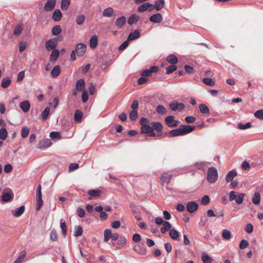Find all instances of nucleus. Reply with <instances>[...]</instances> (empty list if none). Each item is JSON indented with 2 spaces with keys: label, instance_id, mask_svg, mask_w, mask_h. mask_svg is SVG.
<instances>
[{
  "label": "nucleus",
  "instance_id": "obj_1",
  "mask_svg": "<svg viewBox=\"0 0 263 263\" xmlns=\"http://www.w3.org/2000/svg\"><path fill=\"white\" fill-rule=\"evenodd\" d=\"M195 129L194 126L189 125H182L180 127L171 130L169 132L170 137H174L186 135Z\"/></svg>",
  "mask_w": 263,
  "mask_h": 263
},
{
  "label": "nucleus",
  "instance_id": "obj_2",
  "mask_svg": "<svg viewBox=\"0 0 263 263\" xmlns=\"http://www.w3.org/2000/svg\"><path fill=\"white\" fill-rule=\"evenodd\" d=\"M245 196V194L244 193L232 191L229 194V200L230 201L235 200L237 204H240L243 202Z\"/></svg>",
  "mask_w": 263,
  "mask_h": 263
},
{
  "label": "nucleus",
  "instance_id": "obj_3",
  "mask_svg": "<svg viewBox=\"0 0 263 263\" xmlns=\"http://www.w3.org/2000/svg\"><path fill=\"white\" fill-rule=\"evenodd\" d=\"M218 179L217 170L215 167H210L208 172L207 180L211 183H215Z\"/></svg>",
  "mask_w": 263,
  "mask_h": 263
},
{
  "label": "nucleus",
  "instance_id": "obj_4",
  "mask_svg": "<svg viewBox=\"0 0 263 263\" xmlns=\"http://www.w3.org/2000/svg\"><path fill=\"white\" fill-rule=\"evenodd\" d=\"M169 106L172 110L175 111L178 110L179 111H182L185 107L183 103H178L176 100L171 102L169 104Z\"/></svg>",
  "mask_w": 263,
  "mask_h": 263
},
{
  "label": "nucleus",
  "instance_id": "obj_5",
  "mask_svg": "<svg viewBox=\"0 0 263 263\" xmlns=\"http://www.w3.org/2000/svg\"><path fill=\"white\" fill-rule=\"evenodd\" d=\"M51 140L48 138L43 139L37 145L36 147L39 149H43L50 147L52 145Z\"/></svg>",
  "mask_w": 263,
  "mask_h": 263
},
{
  "label": "nucleus",
  "instance_id": "obj_6",
  "mask_svg": "<svg viewBox=\"0 0 263 263\" xmlns=\"http://www.w3.org/2000/svg\"><path fill=\"white\" fill-rule=\"evenodd\" d=\"M86 50V45L83 43H78L76 45L74 51L78 56L81 57L84 55Z\"/></svg>",
  "mask_w": 263,
  "mask_h": 263
},
{
  "label": "nucleus",
  "instance_id": "obj_7",
  "mask_svg": "<svg viewBox=\"0 0 263 263\" xmlns=\"http://www.w3.org/2000/svg\"><path fill=\"white\" fill-rule=\"evenodd\" d=\"M57 40L54 38V40H49L46 41L45 42V46L46 49L47 51H51L57 47L58 44L57 43Z\"/></svg>",
  "mask_w": 263,
  "mask_h": 263
},
{
  "label": "nucleus",
  "instance_id": "obj_8",
  "mask_svg": "<svg viewBox=\"0 0 263 263\" xmlns=\"http://www.w3.org/2000/svg\"><path fill=\"white\" fill-rule=\"evenodd\" d=\"M159 70V67L156 66H152L149 69L144 70L141 75L143 77H148L152 75L153 73L157 72Z\"/></svg>",
  "mask_w": 263,
  "mask_h": 263
},
{
  "label": "nucleus",
  "instance_id": "obj_9",
  "mask_svg": "<svg viewBox=\"0 0 263 263\" xmlns=\"http://www.w3.org/2000/svg\"><path fill=\"white\" fill-rule=\"evenodd\" d=\"M165 122L166 125L170 127H176L178 126L179 121L174 120V117L169 116L165 118Z\"/></svg>",
  "mask_w": 263,
  "mask_h": 263
},
{
  "label": "nucleus",
  "instance_id": "obj_10",
  "mask_svg": "<svg viewBox=\"0 0 263 263\" xmlns=\"http://www.w3.org/2000/svg\"><path fill=\"white\" fill-rule=\"evenodd\" d=\"M134 250L141 255H145L147 253L146 248L143 245H135L134 247Z\"/></svg>",
  "mask_w": 263,
  "mask_h": 263
},
{
  "label": "nucleus",
  "instance_id": "obj_11",
  "mask_svg": "<svg viewBox=\"0 0 263 263\" xmlns=\"http://www.w3.org/2000/svg\"><path fill=\"white\" fill-rule=\"evenodd\" d=\"M198 204L195 201H189L186 203V209L190 213H193L198 209Z\"/></svg>",
  "mask_w": 263,
  "mask_h": 263
},
{
  "label": "nucleus",
  "instance_id": "obj_12",
  "mask_svg": "<svg viewBox=\"0 0 263 263\" xmlns=\"http://www.w3.org/2000/svg\"><path fill=\"white\" fill-rule=\"evenodd\" d=\"M56 0H48L44 6V10L46 11H51L55 7Z\"/></svg>",
  "mask_w": 263,
  "mask_h": 263
},
{
  "label": "nucleus",
  "instance_id": "obj_13",
  "mask_svg": "<svg viewBox=\"0 0 263 263\" xmlns=\"http://www.w3.org/2000/svg\"><path fill=\"white\" fill-rule=\"evenodd\" d=\"M141 133L143 134H149V136L155 137L156 134L154 132L153 127L149 125L141 128Z\"/></svg>",
  "mask_w": 263,
  "mask_h": 263
},
{
  "label": "nucleus",
  "instance_id": "obj_14",
  "mask_svg": "<svg viewBox=\"0 0 263 263\" xmlns=\"http://www.w3.org/2000/svg\"><path fill=\"white\" fill-rule=\"evenodd\" d=\"M39 61L37 60L34 59L33 60V61L31 62V63L30 64V68H29V71H30L31 73H32L33 74H35L37 72V71L39 69Z\"/></svg>",
  "mask_w": 263,
  "mask_h": 263
},
{
  "label": "nucleus",
  "instance_id": "obj_15",
  "mask_svg": "<svg viewBox=\"0 0 263 263\" xmlns=\"http://www.w3.org/2000/svg\"><path fill=\"white\" fill-rule=\"evenodd\" d=\"M164 6V0H160V1H156L155 5L151 7V8L148 9L149 11H152L154 8L157 11L162 9Z\"/></svg>",
  "mask_w": 263,
  "mask_h": 263
},
{
  "label": "nucleus",
  "instance_id": "obj_16",
  "mask_svg": "<svg viewBox=\"0 0 263 263\" xmlns=\"http://www.w3.org/2000/svg\"><path fill=\"white\" fill-rule=\"evenodd\" d=\"M126 22V17L124 16H122L116 20L115 25L118 28L121 29L125 25Z\"/></svg>",
  "mask_w": 263,
  "mask_h": 263
},
{
  "label": "nucleus",
  "instance_id": "obj_17",
  "mask_svg": "<svg viewBox=\"0 0 263 263\" xmlns=\"http://www.w3.org/2000/svg\"><path fill=\"white\" fill-rule=\"evenodd\" d=\"M162 15L159 13L154 14L151 15V17H149V21L151 22L155 23H160L162 22Z\"/></svg>",
  "mask_w": 263,
  "mask_h": 263
},
{
  "label": "nucleus",
  "instance_id": "obj_18",
  "mask_svg": "<svg viewBox=\"0 0 263 263\" xmlns=\"http://www.w3.org/2000/svg\"><path fill=\"white\" fill-rule=\"evenodd\" d=\"M140 36V33L138 29H136L133 32H130L127 37L128 41H133L139 38Z\"/></svg>",
  "mask_w": 263,
  "mask_h": 263
},
{
  "label": "nucleus",
  "instance_id": "obj_19",
  "mask_svg": "<svg viewBox=\"0 0 263 263\" xmlns=\"http://www.w3.org/2000/svg\"><path fill=\"white\" fill-rule=\"evenodd\" d=\"M85 82L83 79L78 80L76 84V88L77 91H84Z\"/></svg>",
  "mask_w": 263,
  "mask_h": 263
},
{
  "label": "nucleus",
  "instance_id": "obj_20",
  "mask_svg": "<svg viewBox=\"0 0 263 263\" xmlns=\"http://www.w3.org/2000/svg\"><path fill=\"white\" fill-rule=\"evenodd\" d=\"M25 207L24 205H22L20 208H16L14 210L12 211V215L16 217L21 216L24 212Z\"/></svg>",
  "mask_w": 263,
  "mask_h": 263
},
{
  "label": "nucleus",
  "instance_id": "obj_21",
  "mask_svg": "<svg viewBox=\"0 0 263 263\" xmlns=\"http://www.w3.org/2000/svg\"><path fill=\"white\" fill-rule=\"evenodd\" d=\"M152 6H153V5L149 3H143L138 7V11L139 12H143L147 9L148 10L149 8H151Z\"/></svg>",
  "mask_w": 263,
  "mask_h": 263
},
{
  "label": "nucleus",
  "instance_id": "obj_22",
  "mask_svg": "<svg viewBox=\"0 0 263 263\" xmlns=\"http://www.w3.org/2000/svg\"><path fill=\"white\" fill-rule=\"evenodd\" d=\"M62 15L61 11L59 9H57L54 10L52 14V19L55 21L58 22L61 20L62 18Z\"/></svg>",
  "mask_w": 263,
  "mask_h": 263
},
{
  "label": "nucleus",
  "instance_id": "obj_23",
  "mask_svg": "<svg viewBox=\"0 0 263 263\" xmlns=\"http://www.w3.org/2000/svg\"><path fill=\"white\" fill-rule=\"evenodd\" d=\"M237 176V172L235 170H232L228 172L227 174L226 180L227 182L232 181L233 178Z\"/></svg>",
  "mask_w": 263,
  "mask_h": 263
},
{
  "label": "nucleus",
  "instance_id": "obj_24",
  "mask_svg": "<svg viewBox=\"0 0 263 263\" xmlns=\"http://www.w3.org/2000/svg\"><path fill=\"white\" fill-rule=\"evenodd\" d=\"M140 18V17L139 15H137L135 14H133L129 17L128 20V23L130 25H132L138 22Z\"/></svg>",
  "mask_w": 263,
  "mask_h": 263
},
{
  "label": "nucleus",
  "instance_id": "obj_25",
  "mask_svg": "<svg viewBox=\"0 0 263 263\" xmlns=\"http://www.w3.org/2000/svg\"><path fill=\"white\" fill-rule=\"evenodd\" d=\"M20 107L25 112H27L30 108V104L29 101H25L21 102Z\"/></svg>",
  "mask_w": 263,
  "mask_h": 263
},
{
  "label": "nucleus",
  "instance_id": "obj_26",
  "mask_svg": "<svg viewBox=\"0 0 263 263\" xmlns=\"http://www.w3.org/2000/svg\"><path fill=\"white\" fill-rule=\"evenodd\" d=\"M50 137L52 140L57 141L61 139L62 136L59 132L53 131L50 133Z\"/></svg>",
  "mask_w": 263,
  "mask_h": 263
},
{
  "label": "nucleus",
  "instance_id": "obj_27",
  "mask_svg": "<svg viewBox=\"0 0 263 263\" xmlns=\"http://www.w3.org/2000/svg\"><path fill=\"white\" fill-rule=\"evenodd\" d=\"M60 72H61V69H60V66H59V65L55 66L53 68V69H52V70L51 71V77L53 78H55L57 77L60 74Z\"/></svg>",
  "mask_w": 263,
  "mask_h": 263
},
{
  "label": "nucleus",
  "instance_id": "obj_28",
  "mask_svg": "<svg viewBox=\"0 0 263 263\" xmlns=\"http://www.w3.org/2000/svg\"><path fill=\"white\" fill-rule=\"evenodd\" d=\"M260 201V194L259 191H255L252 199V202L256 205L258 204Z\"/></svg>",
  "mask_w": 263,
  "mask_h": 263
},
{
  "label": "nucleus",
  "instance_id": "obj_29",
  "mask_svg": "<svg viewBox=\"0 0 263 263\" xmlns=\"http://www.w3.org/2000/svg\"><path fill=\"white\" fill-rule=\"evenodd\" d=\"M98 37L96 35L92 36L89 41L90 47L93 49L96 47L98 44Z\"/></svg>",
  "mask_w": 263,
  "mask_h": 263
},
{
  "label": "nucleus",
  "instance_id": "obj_30",
  "mask_svg": "<svg viewBox=\"0 0 263 263\" xmlns=\"http://www.w3.org/2000/svg\"><path fill=\"white\" fill-rule=\"evenodd\" d=\"M113 13V8H112L111 7H108L103 10L102 12V15L105 17H109L112 16Z\"/></svg>",
  "mask_w": 263,
  "mask_h": 263
},
{
  "label": "nucleus",
  "instance_id": "obj_31",
  "mask_svg": "<svg viewBox=\"0 0 263 263\" xmlns=\"http://www.w3.org/2000/svg\"><path fill=\"white\" fill-rule=\"evenodd\" d=\"M11 81L9 77H7L2 79L1 82V86L3 88H7L11 84Z\"/></svg>",
  "mask_w": 263,
  "mask_h": 263
},
{
  "label": "nucleus",
  "instance_id": "obj_32",
  "mask_svg": "<svg viewBox=\"0 0 263 263\" xmlns=\"http://www.w3.org/2000/svg\"><path fill=\"white\" fill-rule=\"evenodd\" d=\"M172 177V174H168L167 173H164L161 176V180L162 182L168 183Z\"/></svg>",
  "mask_w": 263,
  "mask_h": 263
},
{
  "label": "nucleus",
  "instance_id": "obj_33",
  "mask_svg": "<svg viewBox=\"0 0 263 263\" xmlns=\"http://www.w3.org/2000/svg\"><path fill=\"white\" fill-rule=\"evenodd\" d=\"M60 52L58 49L53 50L50 57V61L51 62L55 61L59 57Z\"/></svg>",
  "mask_w": 263,
  "mask_h": 263
},
{
  "label": "nucleus",
  "instance_id": "obj_34",
  "mask_svg": "<svg viewBox=\"0 0 263 263\" xmlns=\"http://www.w3.org/2000/svg\"><path fill=\"white\" fill-rule=\"evenodd\" d=\"M171 228V224L168 221H165L163 224V227L161 228L160 231L162 234L165 233Z\"/></svg>",
  "mask_w": 263,
  "mask_h": 263
},
{
  "label": "nucleus",
  "instance_id": "obj_35",
  "mask_svg": "<svg viewBox=\"0 0 263 263\" xmlns=\"http://www.w3.org/2000/svg\"><path fill=\"white\" fill-rule=\"evenodd\" d=\"M152 127L153 129H155L156 131L159 132H161L163 128L162 124L159 122H154L152 123Z\"/></svg>",
  "mask_w": 263,
  "mask_h": 263
},
{
  "label": "nucleus",
  "instance_id": "obj_36",
  "mask_svg": "<svg viewBox=\"0 0 263 263\" xmlns=\"http://www.w3.org/2000/svg\"><path fill=\"white\" fill-rule=\"evenodd\" d=\"M60 228L62 230V234L65 237L67 234V226L65 221L62 219L60 220Z\"/></svg>",
  "mask_w": 263,
  "mask_h": 263
},
{
  "label": "nucleus",
  "instance_id": "obj_37",
  "mask_svg": "<svg viewBox=\"0 0 263 263\" xmlns=\"http://www.w3.org/2000/svg\"><path fill=\"white\" fill-rule=\"evenodd\" d=\"M199 108L201 112L203 114H209L210 112L209 108L206 105L204 104L199 105Z\"/></svg>",
  "mask_w": 263,
  "mask_h": 263
},
{
  "label": "nucleus",
  "instance_id": "obj_38",
  "mask_svg": "<svg viewBox=\"0 0 263 263\" xmlns=\"http://www.w3.org/2000/svg\"><path fill=\"white\" fill-rule=\"evenodd\" d=\"M8 136V132L6 128L3 127L0 129V139L2 140H5Z\"/></svg>",
  "mask_w": 263,
  "mask_h": 263
},
{
  "label": "nucleus",
  "instance_id": "obj_39",
  "mask_svg": "<svg viewBox=\"0 0 263 263\" xmlns=\"http://www.w3.org/2000/svg\"><path fill=\"white\" fill-rule=\"evenodd\" d=\"M83 233V229L80 226H76L74 227L73 235L75 237L81 236Z\"/></svg>",
  "mask_w": 263,
  "mask_h": 263
},
{
  "label": "nucleus",
  "instance_id": "obj_40",
  "mask_svg": "<svg viewBox=\"0 0 263 263\" xmlns=\"http://www.w3.org/2000/svg\"><path fill=\"white\" fill-rule=\"evenodd\" d=\"M13 196V194H11L9 192H5L3 193L2 196V200L4 202L9 201Z\"/></svg>",
  "mask_w": 263,
  "mask_h": 263
},
{
  "label": "nucleus",
  "instance_id": "obj_41",
  "mask_svg": "<svg viewBox=\"0 0 263 263\" xmlns=\"http://www.w3.org/2000/svg\"><path fill=\"white\" fill-rule=\"evenodd\" d=\"M167 61L170 64H175L177 63L178 59L175 55L170 54L167 57Z\"/></svg>",
  "mask_w": 263,
  "mask_h": 263
},
{
  "label": "nucleus",
  "instance_id": "obj_42",
  "mask_svg": "<svg viewBox=\"0 0 263 263\" xmlns=\"http://www.w3.org/2000/svg\"><path fill=\"white\" fill-rule=\"evenodd\" d=\"M222 236L226 240H229L231 237V232L227 229H224L222 231Z\"/></svg>",
  "mask_w": 263,
  "mask_h": 263
},
{
  "label": "nucleus",
  "instance_id": "obj_43",
  "mask_svg": "<svg viewBox=\"0 0 263 263\" xmlns=\"http://www.w3.org/2000/svg\"><path fill=\"white\" fill-rule=\"evenodd\" d=\"M170 236L173 239L176 240L179 237V234L175 229H171L170 231Z\"/></svg>",
  "mask_w": 263,
  "mask_h": 263
},
{
  "label": "nucleus",
  "instance_id": "obj_44",
  "mask_svg": "<svg viewBox=\"0 0 263 263\" xmlns=\"http://www.w3.org/2000/svg\"><path fill=\"white\" fill-rule=\"evenodd\" d=\"M111 231L110 229H106L104 232V241L107 242L111 237Z\"/></svg>",
  "mask_w": 263,
  "mask_h": 263
},
{
  "label": "nucleus",
  "instance_id": "obj_45",
  "mask_svg": "<svg viewBox=\"0 0 263 263\" xmlns=\"http://www.w3.org/2000/svg\"><path fill=\"white\" fill-rule=\"evenodd\" d=\"M83 117V113L81 111L79 110H77L75 111L74 113V120L76 122H79L81 120L82 118Z\"/></svg>",
  "mask_w": 263,
  "mask_h": 263
},
{
  "label": "nucleus",
  "instance_id": "obj_46",
  "mask_svg": "<svg viewBox=\"0 0 263 263\" xmlns=\"http://www.w3.org/2000/svg\"><path fill=\"white\" fill-rule=\"evenodd\" d=\"M101 191L98 190H90L88 191V194L92 197H98L100 195Z\"/></svg>",
  "mask_w": 263,
  "mask_h": 263
},
{
  "label": "nucleus",
  "instance_id": "obj_47",
  "mask_svg": "<svg viewBox=\"0 0 263 263\" xmlns=\"http://www.w3.org/2000/svg\"><path fill=\"white\" fill-rule=\"evenodd\" d=\"M62 31L61 27L59 25L54 26L52 29V33L54 35H59Z\"/></svg>",
  "mask_w": 263,
  "mask_h": 263
},
{
  "label": "nucleus",
  "instance_id": "obj_48",
  "mask_svg": "<svg viewBox=\"0 0 263 263\" xmlns=\"http://www.w3.org/2000/svg\"><path fill=\"white\" fill-rule=\"evenodd\" d=\"M50 113V108L48 107H46L41 114V117L43 120H46Z\"/></svg>",
  "mask_w": 263,
  "mask_h": 263
},
{
  "label": "nucleus",
  "instance_id": "obj_49",
  "mask_svg": "<svg viewBox=\"0 0 263 263\" xmlns=\"http://www.w3.org/2000/svg\"><path fill=\"white\" fill-rule=\"evenodd\" d=\"M70 3V0H62L61 6L62 10H66L68 8Z\"/></svg>",
  "mask_w": 263,
  "mask_h": 263
},
{
  "label": "nucleus",
  "instance_id": "obj_50",
  "mask_svg": "<svg viewBox=\"0 0 263 263\" xmlns=\"http://www.w3.org/2000/svg\"><path fill=\"white\" fill-rule=\"evenodd\" d=\"M156 111L159 114L161 115L165 114L167 112L166 109L162 105L157 106Z\"/></svg>",
  "mask_w": 263,
  "mask_h": 263
},
{
  "label": "nucleus",
  "instance_id": "obj_51",
  "mask_svg": "<svg viewBox=\"0 0 263 263\" xmlns=\"http://www.w3.org/2000/svg\"><path fill=\"white\" fill-rule=\"evenodd\" d=\"M206 164V162L205 161H201L199 162H196L194 164V166L198 170H204V166Z\"/></svg>",
  "mask_w": 263,
  "mask_h": 263
},
{
  "label": "nucleus",
  "instance_id": "obj_52",
  "mask_svg": "<svg viewBox=\"0 0 263 263\" xmlns=\"http://www.w3.org/2000/svg\"><path fill=\"white\" fill-rule=\"evenodd\" d=\"M201 259L203 263H211L212 259L205 253H203L201 256Z\"/></svg>",
  "mask_w": 263,
  "mask_h": 263
},
{
  "label": "nucleus",
  "instance_id": "obj_53",
  "mask_svg": "<svg viewBox=\"0 0 263 263\" xmlns=\"http://www.w3.org/2000/svg\"><path fill=\"white\" fill-rule=\"evenodd\" d=\"M42 196L36 197V210L39 211L41 208L43 204V201L42 200Z\"/></svg>",
  "mask_w": 263,
  "mask_h": 263
},
{
  "label": "nucleus",
  "instance_id": "obj_54",
  "mask_svg": "<svg viewBox=\"0 0 263 263\" xmlns=\"http://www.w3.org/2000/svg\"><path fill=\"white\" fill-rule=\"evenodd\" d=\"M85 18V17L83 14L79 15L76 19V22L78 25H81L84 23Z\"/></svg>",
  "mask_w": 263,
  "mask_h": 263
},
{
  "label": "nucleus",
  "instance_id": "obj_55",
  "mask_svg": "<svg viewBox=\"0 0 263 263\" xmlns=\"http://www.w3.org/2000/svg\"><path fill=\"white\" fill-rule=\"evenodd\" d=\"M203 82L206 85L212 86L215 84V82L214 80L210 78H205L203 79Z\"/></svg>",
  "mask_w": 263,
  "mask_h": 263
},
{
  "label": "nucleus",
  "instance_id": "obj_56",
  "mask_svg": "<svg viewBox=\"0 0 263 263\" xmlns=\"http://www.w3.org/2000/svg\"><path fill=\"white\" fill-rule=\"evenodd\" d=\"M29 134V129L27 126L23 127L21 130V136L23 138L27 137Z\"/></svg>",
  "mask_w": 263,
  "mask_h": 263
},
{
  "label": "nucleus",
  "instance_id": "obj_57",
  "mask_svg": "<svg viewBox=\"0 0 263 263\" xmlns=\"http://www.w3.org/2000/svg\"><path fill=\"white\" fill-rule=\"evenodd\" d=\"M252 126L250 122H247L245 124L239 123L238 124V127L241 130L246 129L250 128Z\"/></svg>",
  "mask_w": 263,
  "mask_h": 263
},
{
  "label": "nucleus",
  "instance_id": "obj_58",
  "mask_svg": "<svg viewBox=\"0 0 263 263\" xmlns=\"http://www.w3.org/2000/svg\"><path fill=\"white\" fill-rule=\"evenodd\" d=\"M177 67L175 65L172 64L166 68V73L168 74H170L175 71Z\"/></svg>",
  "mask_w": 263,
  "mask_h": 263
},
{
  "label": "nucleus",
  "instance_id": "obj_59",
  "mask_svg": "<svg viewBox=\"0 0 263 263\" xmlns=\"http://www.w3.org/2000/svg\"><path fill=\"white\" fill-rule=\"evenodd\" d=\"M254 116L260 120H263V109H259L255 111Z\"/></svg>",
  "mask_w": 263,
  "mask_h": 263
},
{
  "label": "nucleus",
  "instance_id": "obj_60",
  "mask_svg": "<svg viewBox=\"0 0 263 263\" xmlns=\"http://www.w3.org/2000/svg\"><path fill=\"white\" fill-rule=\"evenodd\" d=\"M138 111L137 110H132L129 113L130 119L135 121L138 117Z\"/></svg>",
  "mask_w": 263,
  "mask_h": 263
},
{
  "label": "nucleus",
  "instance_id": "obj_61",
  "mask_svg": "<svg viewBox=\"0 0 263 263\" xmlns=\"http://www.w3.org/2000/svg\"><path fill=\"white\" fill-rule=\"evenodd\" d=\"M249 243L248 241L245 239H242L239 244V248L241 250L246 249L249 246Z\"/></svg>",
  "mask_w": 263,
  "mask_h": 263
},
{
  "label": "nucleus",
  "instance_id": "obj_62",
  "mask_svg": "<svg viewBox=\"0 0 263 263\" xmlns=\"http://www.w3.org/2000/svg\"><path fill=\"white\" fill-rule=\"evenodd\" d=\"M140 123L141 127H143L149 125V121L147 118L142 117L140 120Z\"/></svg>",
  "mask_w": 263,
  "mask_h": 263
},
{
  "label": "nucleus",
  "instance_id": "obj_63",
  "mask_svg": "<svg viewBox=\"0 0 263 263\" xmlns=\"http://www.w3.org/2000/svg\"><path fill=\"white\" fill-rule=\"evenodd\" d=\"M79 168V164L78 163H71L69 164L68 167V171L69 172H72Z\"/></svg>",
  "mask_w": 263,
  "mask_h": 263
},
{
  "label": "nucleus",
  "instance_id": "obj_64",
  "mask_svg": "<svg viewBox=\"0 0 263 263\" xmlns=\"http://www.w3.org/2000/svg\"><path fill=\"white\" fill-rule=\"evenodd\" d=\"M22 30H23L22 27L21 26L18 25L15 27L13 33L15 35H18L21 34Z\"/></svg>",
  "mask_w": 263,
  "mask_h": 263
}]
</instances>
